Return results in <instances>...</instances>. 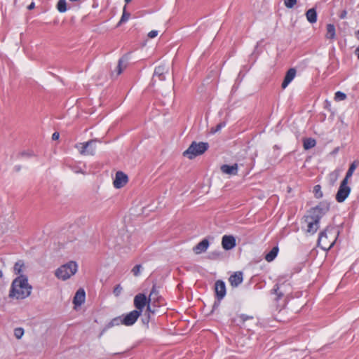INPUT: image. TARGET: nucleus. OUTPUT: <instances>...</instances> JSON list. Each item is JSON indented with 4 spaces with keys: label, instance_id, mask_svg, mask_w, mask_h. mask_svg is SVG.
Instances as JSON below:
<instances>
[{
    "label": "nucleus",
    "instance_id": "f257e3e1",
    "mask_svg": "<svg viewBox=\"0 0 359 359\" xmlns=\"http://www.w3.org/2000/svg\"><path fill=\"white\" fill-rule=\"evenodd\" d=\"M24 267L25 264L22 260H18L14 265L13 272L18 276L11 283L8 294L11 299H24L31 294L32 286L29 284L27 276L21 274Z\"/></svg>",
    "mask_w": 359,
    "mask_h": 359
},
{
    "label": "nucleus",
    "instance_id": "f03ea898",
    "mask_svg": "<svg viewBox=\"0 0 359 359\" xmlns=\"http://www.w3.org/2000/svg\"><path fill=\"white\" fill-rule=\"evenodd\" d=\"M339 231L331 226H327L320 231L318 238V245L324 250H330L335 243Z\"/></svg>",
    "mask_w": 359,
    "mask_h": 359
},
{
    "label": "nucleus",
    "instance_id": "7ed1b4c3",
    "mask_svg": "<svg viewBox=\"0 0 359 359\" xmlns=\"http://www.w3.org/2000/svg\"><path fill=\"white\" fill-rule=\"evenodd\" d=\"M78 270V264L76 262L70 261L56 269L55 276L60 280H66L74 275Z\"/></svg>",
    "mask_w": 359,
    "mask_h": 359
},
{
    "label": "nucleus",
    "instance_id": "20e7f679",
    "mask_svg": "<svg viewBox=\"0 0 359 359\" xmlns=\"http://www.w3.org/2000/svg\"><path fill=\"white\" fill-rule=\"evenodd\" d=\"M209 148L208 142H192L188 149L183 152V156H187L189 159H193L195 157L203 154Z\"/></svg>",
    "mask_w": 359,
    "mask_h": 359
},
{
    "label": "nucleus",
    "instance_id": "39448f33",
    "mask_svg": "<svg viewBox=\"0 0 359 359\" xmlns=\"http://www.w3.org/2000/svg\"><path fill=\"white\" fill-rule=\"evenodd\" d=\"M330 203L327 201H320L316 206L311 208L308 211V216L311 219L320 221L322 217L330 210Z\"/></svg>",
    "mask_w": 359,
    "mask_h": 359
},
{
    "label": "nucleus",
    "instance_id": "423d86ee",
    "mask_svg": "<svg viewBox=\"0 0 359 359\" xmlns=\"http://www.w3.org/2000/svg\"><path fill=\"white\" fill-rule=\"evenodd\" d=\"M96 140H90L85 142H80L76 144L75 147L83 156H93L96 150Z\"/></svg>",
    "mask_w": 359,
    "mask_h": 359
},
{
    "label": "nucleus",
    "instance_id": "0eeeda50",
    "mask_svg": "<svg viewBox=\"0 0 359 359\" xmlns=\"http://www.w3.org/2000/svg\"><path fill=\"white\" fill-rule=\"evenodd\" d=\"M351 189L348 185L346 180H342L338 191L335 196V199L338 203H343L348 198L351 193Z\"/></svg>",
    "mask_w": 359,
    "mask_h": 359
},
{
    "label": "nucleus",
    "instance_id": "6e6552de",
    "mask_svg": "<svg viewBox=\"0 0 359 359\" xmlns=\"http://www.w3.org/2000/svg\"><path fill=\"white\" fill-rule=\"evenodd\" d=\"M304 222L306 224V229H305L306 232L310 235L315 234L320 227V222L316 219H311V217L308 215H304Z\"/></svg>",
    "mask_w": 359,
    "mask_h": 359
},
{
    "label": "nucleus",
    "instance_id": "1a4fd4ad",
    "mask_svg": "<svg viewBox=\"0 0 359 359\" xmlns=\"http://www.w3.org/2000/svg\"><path fill=\"white\" fill-rule=\"evenodd\" d=\"M133 302L134 306L136 309L135 310L140 311V313L141 314L146 305L150 303V302H149V299L143 293H139L137 295H135Z\"/></svg>",
    "mask_w": 359,
    "mask_h": 359
},
{
    "label": "nucleus",
    "instance_id": "9d476101",
    "mask_svg": "<svg viewBox=\"0 0 359 359\" xmlns=\"http://www.w3.org/2000/svg\"><path fill=\"white\" fill-rule=\"evenodd\" d=\"M141 315L142 314L140 313V311L135 310H133L130 313L123 315L121 316L123 325L126 326L133 325Z\"/></svg>",
    "mask_w": 359,
    "mask_h": 359
},
{
    "label": "nucleus",
    "instance_id": "9b49d317",
    "mask_svg": "<svg viewBox=\"0 0 359 359\" xmlns=\"http://www.w3.org/2000/svg\"><path fill=\"white\" fill-rule=\"evenodd\" d=\"M128 181V175L122 171H118L116 173V177L113 184L115 188L120 189L124 187Z\"/></svg>",
    "mask_w": 359,
    "mask_h": 359
},
{
    "label": "nucleus",
    "instance_id": "f8f14e48",
    "mask_svg": "<svg viewBox=\"0 0 359 359\" xmlns=\"http://www.w3.org/2000/svg\"><path fill=\"white\" fill-rule=\"evenodd\" d=\"M215 291L216 299H222L226 294L225 283L222 280H217L215 283Z\"/></svg>",
    "mask_w": 359,
    "mask_h": 359
},
{
    "label": "nucleus",
    "instance_id": "ddd939ff",
    "mask_svg": "<svg viewBox=\"0 0 359 359\" xmlns=\"http://www.w3.org/2000/svg\"><path fill=\"white\" fill-rule=\"evenodd\" d=\"M222 245L225 250L233 249L236 245L235 237L231 235H224L222 238Z\"/></svg>",
    "mask_w": 359,
    "mask_h": 359
},
{
    "label": "nucleus",
    "instance_id": "4468645a",
    "mask_svg": "<svg viewBox=\"0 0 359 359\" xmlns=\"http://www.w3.org/2000/svg\"><path fill=\"white\" fill-rule=\"evenodd\" d=\"M229 280L232 287H238L243 280V274L241 271H236L231 275Z\"/></svg>",
    "mask_w": 359,
    "mask_h": 359
},
{
    "label": "nucleus",
    "instance_id": "2eb2a0df",
    "mask_svg": "<svg viewBox=\"0 0 359 359\" xmlns=\"http://www.w3.org/2000/svg\"><path fill=\"white\" fill-rule=\"evenodd\" d=\"M297 71L294 68H290L285 74L283 81L281 84L282 88L285 89L296 76Z\"/></svg>",
    "mask_w": 359,
    "mask_h": 359
},
{
    "label": "nucleus",
    "instance_id": "dca6fc26",
    "mask_svg": "<svg viewBox=\"0 0 359 359\" xmlns=\"http://www.w3.org/2000/svg\"><path fill=\"white\" fill-rule=\"evenodd\" d=\"M168 69L166 68L165 65H159L155 67L153 79L155 77H158L160 81H165V74L168 73Z\"/></svg>",
    "mask_w": 359,
    "mask_h": 359
},
{
    "label": "nucleus",
    "instance_id": "f3484780",
    "mask_svg": "<svg viewBox=\"0 0 359 359\" xmlns=\"http://www.w3.org/2000/svg\"><path fill=\"white\" fill-rule=\"evenodd\" d=\"M86 299V292L83 289L80 288L76 292L73 299V304L75 306H81Z\"/></svg>",
    "mask_w": 359,
    "mask_h": 359
},
{
    "label": "nucleus",
    "instance_id": "a211bd4d",
    "mask_svg": "<svg viewBox=\"0 0 359 359\" xmlns=\"http://www.w3.org/2000/svg\"><path fill=\"white\" fill-rule=\"evenodd\" d=\"M210 245L209 241L207 238L203 239L194 248V252L196 254L205 252Z\"/></svg>",
    "mask_w": 359,
    "mask_h": 359
},
{
    "label": "nucleus",
    "instance_id": "6ab92c4d",
    "mask_svg": "<svg viewBox=\"0 0 359 359\" xmlns=\"http://www.w3.org/2000/svg\"><path fill=\"white\" fill-rule=\"evenodd\" d=\"M123 325L122 317L118 316L111 319L107 324L105 325L104 327L100 332V336L102 335L107 330L114 327Z\"/></svg>",
    "mask_w": 359,
    "mask_h": 359
},
{
    "label": "nucleus",
    "instance_id": "aec40b11",
    "mask_svg": "<svg viewBox=\"0 0 359 359\" xmlns=\"http://www.w3.org/2000/svg\"><path fill=\"white\" fill-rule=\"evenodd\" d=\"M220 170L223 173L235 175L238 172V165L236 163L233 165L224 164L221 166Z\"/></svg>",
    "mask_w": 359,
    "mask_h": 359
},
{
    "label": "nucleus",
    "instance_id": "412c9836",
    "mask_svg": "<svg viewBox=\"0 0 359 359\" xmlns=\"http://www.w3.org/2000/svg\"><path fill=\"white\" fill-rule=\"evenodd\" d=\"M148 299L149 302L153 301L154 302H156L159 304L161 303L162 297L161 296L159 295V292L157 289V286L156 284L153 285Z\"/></svg>",
    "mask_w": 359,
    "mask_h": 359
},
{
    "label": "nucleus",
    "instance_id": "4be33fe9",
    "mask_svg": "<svg viewBox=\"0 0 359 359\" xmlns=\"http://www.w3.org/2000/svg\"><path fill=\"white\" fill-rule=\"evenodd\" d=\"M317 11L316 8H311L306 12V17L307 20L313 24L317 21Z\"/></svg>",
    "mask_w": 359,
    "mask_h": 359
},
{
    "label": "nucleus",
    "instance_id": "5701e85b",
    "mask_svg": "<svg viewBox=\"0 0 359 359\" xmlns=\"http://www.w3.org/2000/svg\"><path fill=\"white\" fill-rule=\"evenodd\" d=\"M358 165H359V161H358V160L353 161L351 163V164L350 165V167L346 173V176L343 180H346V182H348V179L352 177L355 170L356 169V168Z\"/></svg>",
    "mask_w": 359,
    "mask_h": 359
},
{
    "label": "nucleus",
    "instance_id": "b1692460",
    "mask_svg": "<svg viewBox=\"0 0 359 359\" xmlns=\"http://www.w3.org/2000/svg\"><path fill=\"white\" fill-rule=\"evenodd\" d=\"M69 167L76 174L86 175L87 173L86 171V165L85 163H83V166H81L79 164H73L69 165Z\"/></svg>",
    "mask_w": 359,
    "mask_h": 359
},
{
    "label": "nucleus",
    "instance_id": "393cba45",
    "mask_svg": "<svg viewBox=\"0 0 359 359\" xmlns=\"http://www.w3.org/2000/svg\"><path fill=\"white\" fill-rule=\"evenodd\" d=\"M279 251L278 246H274L266 255H265V259L271 262L275 259V258L277 257L278 253Z\"/></svg>",
    "mask_w": 359,
    "mask_h": 359
},
{
    "label": "nucleus",
    "instance_id": "a878e982",
    "mask_svg": "<svg viewBox=\"0 0 359 359\" xmlns=\"http://www.w3.org/2000/svg\"><path fill=\"white\" fill-rule=\"evenodd\" d=\"M316 144V141L314 138L308 137L303 140V147L305 150H309L314 147Z\"/></svg>",
    "mask_w": 359,
    "mask_h": 359
},
{
    "label": "nucleus",
    "instance_id": "bb28decb",
    "mask_svg": "<svg viewBox=\"0 0 359 359\" xmlns=\"http://www.w3.org/2000/svg\"><path fill=\"white\" fill-rule=\"evenodd\" d=\"M327 34L325 37L328 39H334L336 36L335 27L333 24L327 25Z\"/></svg>",
    "mask_w": 359,
    "mask_h": 359
},
{
    "label": "nucleus",
    "instance_id": "cd10ccee",
    "mask_svg": "<svg viewBox=\"0 0 359 359\" xmlns=\"http://www.w3.org/2000/svg\"><path fill=\"white\" fill-rule=\"evenodd\" d=\"M279 290H280V285L278 283H276L273 286V288L271 290V293L275 294L276 295V302H278L284 296V294L282 292H280Z\"/></svg>",
    "mask_w": 359,
    "mask_h": 359
},
{
    "label": "nucleus",
    "instance_id": "c85d7f7f",
    "mask_svg": "<svg viewBox=\"0 0 359 359\" xmlns=\"http://www.w3.org/2000/svg\"><path fill=\"white\" fill-rule=\"evenodd\" d=\"M130 53H128L125 54L121 58L119 59L118 66H117L118 74H120L122 72L123 70L121 68V65L123 61L127 62L128 60V59L130 57Z\"/></svg>",
    "mask_w": 359,
    "mask_h": 359
},
{
    "label": "nucleus",
    "instance_id": "c756f323",
    "mask_svg": "<svg viewBox=\"0 0 359 359\" xmlns=\"http://www.w3.org/2000/svg\"><path fill=\"white\" fill-rule=\"evenodd\" d=\"M130 16V13H128L126 11V6H125L123 7L122 16H121L117 26H120L121 24L127 22Z\"/></svg>",
    "mask_w": 359,
    "mask_h": 359
},
{
    "label": "nucleus",
    "instance_id": "7c9ffc66",
    "mask_svg": "<svg viewBox=\"0 0 359 359\" xmlns=\"http://www.w3.org/2000/svg\"><path fill=\"white\" fill-rule=\"evenodd\" d=\"M313 192L314 194V196L318 199H320L323 196V193L321 190V186L320 184H316L314 186Z\"/></svg>",
    "mask_w": 359,
    "mask_h": 359
},
{
    "label": "nucleus",
    "instance_id": "2f4dec72",
    "mask_svg": "<svg viewBox=\"0 0 359 359\" xmlns=\"http://www.w3.org/2000/svg\"><path fill=\"white\" fill-rule=\"evenodd\" d=\"M57 9L60 13L66 12L67 11L66 0H59L57 4Z\"/></svg>",
    "mask_w": 359,
    "mask_h": 359
},
{
    "label": "nucleus",
    "instance_id": "473e14b6",
    "mask_svg": "<svg viewBox=\"0 0 359 359\" xmlns=\"http://www.w3.org/2000/svg\"><path fill=\"white\" fill-rule=\"evenodd\" d=\"M253 319L252 316H248L246 314H241L238 316V320L240 323H244L246 320Z\"/></svg>",
    "mask_w": 359,
    "mask_h": 359
},
{
    "label": "nucleus",
    "instance_id": "72a5a7b5",
    "mask_svg": "<svg viewBox=\"0 0 359 359\" xmlns=\"http://www.w3.org/2000/svg\"><path fill=\"white\" fill-rule=\"evenodd\" d=\"M346 95L341 92V91H337L334 94V100L335 101H342L346 100Z\"/></svg>",
    "mask_w": 359,
    "mask_h": 359
},
{
    "label": "nucleus",
    "instance_id": "f704fd0d",
    "mask_svg": "<svg viewBox=\"0 0 359 359\" xmlns=\"http://www.w3.org/2000/svg\"><path fill=\"white\" fill-rule=\"evenodd\" d=\"M226 123L225 121L220 122L215 128H211V133H215L219 131L222 128H223L226 126Z\"/></svg>",
    "mask_w": 359,
    "mask_h": 359
},
{
    "label": "nucleus",
    "instance_id": "c9c22d12",
    "mask_svg": "<svg viewBox=\"0 0 359 359\" xmlns=\"http://www.w3.org/2000/svg\"><path fill=\"white\" fill-rule=\"evenodd\" d=\"M24 334V329L22 327H17L14 330V336L18 339H20L22 338V337Z\"/></svg>",
    "mask_w": 359,
    "mask_h": 359
},
{
    "label": "nucleus",
    "instance_id": "e433bc0d",
    "mask_svg": "<svg viewBox=\"0 0 359 359\" xmlns=\"http://www.w3.org/2000/svg\"><path fill=\"white\" fill-rule=\"evenodd\" d=\"M297 0H284V4L287 8H292L297 4Z\"/></svg>",
    "mask_w": 359,
    "mask_h": 359
},
{
    "label": "nucleus",
    "instance_id": "4c0bfd02",
    "mask_svg": "<svg viewBox=\"0 0 359 359\" xmlns=\"http://www.w3.org/2000/svg\"><path fill=\"white\" fill-rule=\"evenodd\" d=\"M141 264H136L132 269V273L135 276H138L140 274Z\"/></svg>",
    "mask_w": 359,
    "mask_h": 359
},
{
    "label": "nucleus",
    "instance_id": "58836bf2",
    "mask_svg": "<svg viewBox=\"0 0 359 359\" xmlns=\"http://www.w3.org/2000/svg\"><path fill=\"white\" fill-rule=\"evenodd\" d=\"M122 290L123 287L121 286L120 284H118L116 285L115 287L114 288L113 293L116 297H118L121 294Z\"/></svg>",
    "mask_w": 359,
    "mask_h": 359
},
{
    "label": "nucleus",
    "instance_id": "ea45409f",
    "mask_svg": "<svg viewBox=\"0 0 359 359\" xmlns=\"http://www.w3.org/2000/svg\"><path fill=\"white\" fill-rule=\"evenodd\" d=\"M20 156H25V157H32L34 156V154L32 151H22L19 154Z\"/></svg>",
    "mask_w": 359,
    "mask_h": 359
},
{
    "label": "nucleus",
    "instance_id": "a19ab883",
    "mask_svg": "<svg viewBox=\"0 0 359 359\" xmlns=\"http://www.w3.org/2000/svg\"><path fill=\"white\" fill-rule=\"evenodd\" d=\"M221 300L222 299H216V300L215 301V302L212 305V311H215L217 308H219V306H220Z\"/></svg>",
    "mask_w": 359,
    "mask_h": 359
},
{
    "label": "nucleus",
    "instance_id": "79ce46f5",
    "mask_svg": "<svg viewBox=\"0 0 359 359\" xmlns=\"http://www.w3.org/2000/svg\"><path fill=\"white\" fill-rule=\"evenodd\" d=\"M157 35H158V31H156V30H151L148 34V36L151 39L156 37Z\"/></svg>",
    "mask_w": 359,
    "mask_h": 359
},
{
    "label": "nucleus",
    "instance_id": "37998d69",
    "mask_svg": "<svg viewBox=\"0 0 359 359\" xmlns=\"http://www.w3.org/2000/svg\"><path fill=\"white\" fill-rule=\"evenodd\" d=\"M60 137V134L58 132H55L53 133V134L52 135V140H58Z\"/></svg>",
    "mask_w": 359,
    "mask_h": 359
},
{
    "label": "nucleus",
    "instance_id": "c03bdc74",
    "mask_svg": "<svg viewBox=\"0 0 359 359\" xmlns=\"http://www.w3.org/2000/svg\"><path fill=\"white\" fill-rule=\"evenodd\" d=\"M346 11H343L340 15V18L343 19L346 17Z\"/></svg>",
    "mask_w": 359,
    "mask_h": 359
},
{
    "label": "nucleus",
    "instance_id": "a18cd8bd",
    "mask_svg": "<svg viewBox=\"0 0 359 359\" xmlns=\"http://www.w3.org/2000/svg\"><path fill=\"white\" fill-rule=\"evenodd\" d=\"M355 54L357 55L358 59L359 60V46L356 48L355 50Z\"/></svg>",
    "mask_w": 359,
    "mask_h": 359
},
{
    "label": "nucleus",
    "instance_id": "49530a36",
    "mask_svg": "<svg viewBox=\"0 0 359 359\" xmlns=\"http://www.w3.org/2000/svg\"><path fill=\"white\" fill-rule=\"evenodd\" d=\"M147 311H149V312H151V313H154L153 311H151V306L149 305V303L147 304Z\"/></svg>",
    "mask_w": 359,
    "mask_h": 359
},
{
    "label": "nucleus",
    "instance_id": "de8ad7c7",
    "mask_svg": "<svg viewBox=\"0 0 359 359\" xmlns=\"http://www.w3.org/2000/svg\"><path fill=\"white\" fill-rule=\"evenodd\" d=\"M34 3H33V2H32L31 4H29V5L28 6L27 8H28L29 10H31V9L34 8Z\"/></svg>",
    "mask_w": 359,
    "mask_h": 359
},
{
    "label": "nucleus",
    "instance_id": "09e8293b",
    "mask_svg": "<svg viewBox=\"0 0 359 359\" xmlns=\"http://www.w3.org/2000/svg\"><path fill=\"white\" fill-rule=\"evenodd\" d=\"M355 36L359 40V29L355 32Z\"/></svg>",
    "mask_w": 359,
    "mask_h": 359
},
{
    "label": "nucleus",
    "instance_id": "8fccbe9b",
    "mask_svg": "<svg viewBox=\"0 0 359 359\" xmlns=\"http://www.w3.org/2000/svg\"><path fill=\"white\" fill-rule=\"evenodd\" d=\"M149 316H148L147 319H142V321H143L144 323H145V321H146V323L148 324V323H149Z\"/></svg>",
    "mask_w": 359,
    "mask_h": 359
},
{
    "label": "nucleus",
    "instance_id": "3c124183",
    "mask_svg": "<svg viewBox=\"0 0 359 359\" xmlns=\"http://www.w3.org/2000/svg\"><path fill=\"white\" fill-rule=\"evenodd\" d=\"M149 316H148L147 319H142V321H143L144 323H145V321H146V323L148 324V323H149Z\"/></svg>",
    "mask_w": 359,
    "mask_h": 359
},
{
    "label": "nucleus",
    "instance_id": "603ef678",
    "mask_svg": "<svg viewBox=\"0 0 359 359\" xmlns=\"http://www.w3.org/2000/svg\"><path fill=\"white\" fill-rule=\"evenodd\" d=\"M149 316H148L147 319H142V321H143L144 323H145V321H146V323L148 324V323H149Z\"/></svg>",
    "mask_w": 359,
    "mask_h": 359
},
{
    "label": "nucleus",
    "instance_id": "864d4df0",
    "mask_svg": "<svg viewBox=\"0 0 359 359\" xmlns=\"http://www.w3.org/2000/svg\"><path fill=\"white\" fill-rule=\"evenodd\" d=\"M15 170L17 171H19L20 170V166H15Z\"/></svg>",
    "mask_w": 359,
    "mask_h": 359
},
{
    "label": "nucleus",
    "instance_id": "5fc2aeb1",
    "mask_svg": "<svg viewBox=\"0 0 359 359\" xmlns=\"http://www.w3.org/2000/svg\"><path fill=\"white\" fill-rule=\"evenodd\" d=\"M273 149H279V147L278 145H274Z\"/></svg>",
    "mask_w": 359,
    "mask_h": 359
},
{
    "label": "nucleus",
    "instance_id": "6e6d98bb",
    "mask_svg": "<svg viewBox=\"0 0 359 359\" xmlns=\"http://www.w3.org/2000/svg\"><path fill=\"white\" fill-rule=\"evenodd\" d=\"M212 257L218 256L219 253H212Z\"/></svg>",
    "mask_w": 359,
    "mask_h": 359
},
{
    "label": "nucleus",
    "instance_id": "4d7b16f0",
    "mask_svg": "<svg viewBox=\"0 0 359 359\" xmlns=\"http://www.w3.org/2000/svg\"><path fill=\"white\" fill-rule=\"evenodd\" d=\"M3 277V272L0 270V278Z\"/></svg>",
    "mask_w": 359,
    "mask_h": 359
},
{
    "label": "nucleus",
    "instance_id": "13d9d810",
    "mask_svg": "<svg viewBox=\"0 0 359 359\" xmlns=\"http://www.w3.org/2000/svg\"><path fill=\"white\" fill-rule=\"evenodd\" d=\"M126 4H129L132 0H124Z\"/></svg>",
    "mask_w": 359,
    "mask_h": 359
}]
</instances>
